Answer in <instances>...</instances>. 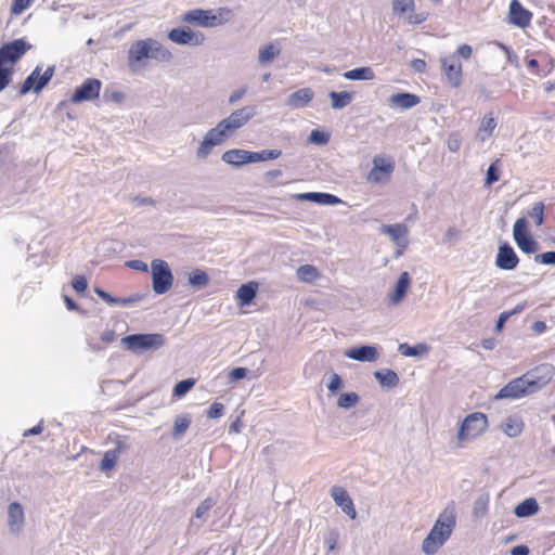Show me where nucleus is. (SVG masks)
<instances>
[{
  "label": "nucleus",
  "mask_w": 555,
  "mask_h": 555,
  "mask_svg": "<svg viewBox=\"0 0 555 555\" xmlns=\"http://www.w3.org/2000/svg\"><path fill=\"white\" fill-rule=\"evenodd\" d=\"M532 13L522 7L518 0H512L509 3L508 22L519 28H526L530 25Z\"/></svg>",
  "instance_id": "dca6fc26"
},
{
  "label": "nucleus",
  "mask_w": 555,
  "mask_h": 555,
  "mask_svg": "<svg viewBox=\"0 0 555 555\" xmlns=\"http://www.w3.org/2000/svg\"><path fill=\"white\" fill-rule=\"evenodd\" d=\"M281 53V48L278 44L269 43L259 49L258 62L261 65L271 63Z\"/></svg>",
  "instance_id": "f704fd0d"
},
{
  "label": "nucleus",
  "mask_w": 555,
  "mask_h": 555,
  "mask_svg": "<svg viewBox=\"0 0 555 555\" xmlns=\"http://www.w3.org/2000/svg\"><path fill=\"white\" fill-rule=\"evenodd\" d=\"M489 501L490 499L488 494H482L475 500L473 507V514L475 517L480 518L487 514Z\"/></svg>",
  "instance_id": "79ce46f5"
},
{
  "label": "nucleus",
  "mask_w": 555,
  "mask_h": 555,
  "mask_svg": "<svg viewBox=\"0 0 555 555\" xmlns=\"http://www.w3.org/2000/svg\"><path fill=\"white\" fill-rule=\"evenodd\" d=\"M360 401V397L357 392H345L341 393L337 400V405L340 409H351Z\"/></svg>",
  "instance_id": "37998d69"
},
{
  "label": "nucleus",
  "mask_w": 555,
  "mask_h": 555,
  "mask_svg": "<svg viewBox=\"0 0 555 555\" xmlns=\"http://www.w3.org/2000/svg\"><path fill=\"white\" fill-rule=\"evenodd\" d=\"M256 115V108L254 106H244L233 111L227 118L219 121L232 135L237 129L245 126Z\"/></svg>",
  "instance_id": "9d476101"
},
{
  "label": "nucleus",
  "mask_w": 555,
  "mask_h": 555,
  "mask_svg": "<svg viewBox=\"0 0 555 555\" xmlns=\"http://www.w3.org/2000/svg\"><path fill=\"white\" fill-rule=\"evenodd\" d=\"M328 96L332 100V108L334 109H341L348 106L353 100V94L348 91H331Z\"/></svg>",
  "instance_id": "72a5a7b5"
},
{
  "label": "nucleus",
  "mask_w": 555,
  "mask_h": 555,
  "mask_svg": "<svg viewBox=\"0 0 555 555\" xmlns=\"http://www.w3.org/2000/svg\"><path fill=\"white\" fill-rule=\"evenodd\" d=\"M14 68L0 62V92L3 91L11 82Z\"/></svg>",
  "instance_id": "a18cd8bd"
},
{
  "label": "nucleus",
  "mask_w": 555,
  "mask_h": 555,
  "mask_svg": "<svg viewBox=\"0 0 555 555\" xmlns=\"http://www.w3.org/2000/svg\"><path fill=\"white\" fill-rule=\"evenodd\" d=\"M280 150H262L260 152H250V163L276 159L281 156Z\"/></svg>",
  "instance_id": "ea45409f"
},
{
  "label": "nucleus",
  "mask_w": 555,
  "mask_h": 555,
  "mask_svg": "<svg viewBox=\"0 0 555 555\" xmlns=\"http://www.w3.org/2000/svg\"><path fill=\"white\" fill-rule=\"evenodd\" d=\"M122 347L128 351L141 354L145 351H155L166 344V338L159 333L131 334L121 338Z\"/></svg>",
  "instance_id": "39448f33"
},
{
  "label": "nucleus",
  "mask_w": 555,
  "mask_h": 555,
  "mask_svg": "<svg viewBox=\"0 0 555 555\" xmlns=\"http://www.w3.org/2000/svg\"><path fill=\"white\" fill-rule=\"evenodd\" d=\"M554 376V367L552 364L543 363L531 371L525 373L520 377H516L507 383L494 396L495 400L511 399L516 400L530 396L545 385H547Z\"/></svg>",
  "instance_id": "f257e3e1"
},
{
  "label": "nucleus",
  "mask_w": 555,
  "mask_h": 555,
  "mask_svg": "<svg viewBox=\"0 0 555 555\" xmlns=\"http://www.w3.org/2000/svg\"><path fill=\"white\" fill-rule=\"evenodd\" d=\"M195 385L194 378H186L183 380H180L173 387L172 395L177 398L183 397L192 387Z\"/></svg>",
  "instance_id": "de8ad7c7"
},
{
  "label": "nucleus",
  "mask_w": 555,
  "mask_h": 555,
  "mask_svg": "<svg viewBox=\"0 0 555 555\" xmlns=\"http://www.w3.org/2000/svg\"><path fill=\"white\" fill-rule=\"evenodd\" d=\"M215 505V501L211 498L205 499L195 511V518L202 519L206 513Z\"/></svg>",
  "instance_id": "6e6d98bb"
},
{
  "label": "nucleus",
  "mask_w": 555,
  "mask_h": 555,
  "mask_svg": "<svg viewBox=\"0 0 555 555\" xmlns=\"http://www.w3.org/2000/svg\"><path fill=\"white\" fill-rule=\"evenodd\" d=\"M534 261L542 264L555 266V251H546L537 255Z\"/></svg>",
  "instance_id": "bf43d9fd"
},
{
  "label": "nucleus",
  "mask_w": 555,
  "mask_h": 555,
  "mask_svg": "<svg viewBox=\"0 0 555 555\" xmlns=\"http://www.w3.org/2000/svg\"><path fill=\"white\" fill-rule=\"evenodd\" d=\"M152 286L157 295L167 293L173 283V275L169 264L163 259L151 262Z\"/></svg>",
  "instance_id": "423d86ee"
},
{
  "label": "nucleus",
  "mask_w": 555,
  "mask_h": 555,
  "mask_svg": "<svg viewBox=\"0 0 555 555\" xmlns=\"http://www.w3.org/2000/svg\"><path fill=\"white\" fill-rule=\"evenodd\" d=\"M472 47L469 44L464 43L459 46L455 53H453L452 55H456V60H459L460 57L468 60L472 56Z\"/></svg>",
  "instance_id": "e2e57ef3"
},
{
  "label": "nucleus",
  "mask_w": 555,
  "mask_h": 555,
  "mask_svg": "<svg viewBox=\"0 0 555 555\" xmlns=\"http://www.w3.org/2000/svg\"><path fill=\"white\" fill-rule=\"evenodd\" d=\"M340 202V198L330 193L318 192L317 194L315 203L320 205H336L339 204Z\"/></svg>",
  "instance_id": "5fc2aeb1"
},
{
  "label": "nucleus",
  "mask_w": 555,
  "mask_h": 555,
  "mask_svg": "<svg viewBox=\"0 0 555 555\" xmlns=\"http://www.w3.org/2000/svg\"><path fill=\"white\" fill-rule=\"evenodd\" d=\"M421 102V99L413 93L400 92L389 96L388 104L390 107L400 109H410L416 106Z\"/></svg>",
  "instance_id": "412c9836"
},
{
  "label": "nucleus",
  "mask_w": 555,
  "mask_h": 555,
  "mask_svg": "<svg viewBox=\"0 0 555 555\" xmlns=\"http://www.w3.org/2000/svg\"><path fill=\"white\" fill-rule=\"evenodd\" d=\"M383 234L388 235L399 247L405 248L408 245V227L403 223L384 224L380 228Z\"/></svg>",
  "instance_id": "aec40b11"
},
{
  "label": "nucleus",
  "mask_w": 555,
  "mask_h": 555,
  "mask_svg": "<svg viewBox=\"0 0 555 555\" xmlns=\"http://www.w3.org/2000/svg\"><path fill=\"white\" fill-rule=\"evenodd\" d=\"M30 49L31 44L24 38L14 39L0 47V62L14 68L15 63H17Z\"/></svg>",
  "instance_id": "6e6552de"
},
{
  "label": "nucleus",
  "mask_w": 555,
  "mask_h": 555,
  "mask_svg": "<svg viewBox=\"0 0 555 555\" xmlns=\"http://www.w3.org/2000/svg\"><path fill=\"white\" fill-rule=\"evenodd\" d=\"M374 377L378 380V383L383 387L393 388L399 384L398 374L390 369H384L380 371H376L374 373Z\"/></svg>",
  "instance_id": "c85d7f7f"
},
{
  "label": "nucleus",
  "mask_w": 555,
  "mask_h": 555,
  "mask_svg": "<svg viewBox=\"0 0 555 555\" xmlns=\"http://www.w3.org/2000/svg\"><path fill=\"white\" fill-rule=\"evenodd\" d=\"M191 424V418L189 415H179L176 417L171 436L175 440L181 438V436L188 430Z\"/></svg>",
  "instance_id": "e433bc0d"
},
{
  "label": "nucleus",
  "mask_w": 555,
  "mask_h": 555,
  "mask_svg": "<svg viewBox=\"0 0 555 555\" xmlns=\"http://www.w3.org/2000/svg\"><path fill=\"white\" fill-rule=\"evenodd\" d=\"M331 495L336 505H338L346 515H348L351 519L357 517L353 502L345 488L333 486L331 489Z\"/></svg>",
  "instance_id": "6ab92c4d"
},
{
  "label": "nucleus",
  "mask_w": 555,
  "mask_h": 555,
  "mask_svg": "<svg viewBox=\"0 0 555 555\" xmlns=\"http://www.w3.org/2000/svg\"><path fill=\"white\" fill-rule=\"evenodd\" d=\"M440 63L448 82L457 88L462 83V65L456 60V55H446L440 59Z\"/></svg>",
  "instance_id": "2eb2a0df"
},
{
  "label": "nucleus",
  "mask_w": 555,
  "mask_h": 555,
  "mask_svg": "<svg viewBox=\"0 0 555 555\" xmlns=\"http://www.w3.org/2000/svg\"><path fill=\"white\" fill-rule=\"evenodd\" d=\"M102 82L96 78L86 79L81 86H79L70 98V102L74 104L92 101L100 94Z\"/></svg>",
  "instance_id": "f8f14e48"
},
{
  "label": "nucleus",
  "mask_w": 555,
  "mask_h": 555,
  "mask_svg": "<svg viewBox=\"0 0 555 555\" xmlns=\"http://www.w3.org/2000/svg\"><path fill=\"white\" fill-rule=\"evenodd\" d=\"M428 12L412 13L408 16L409 24L417 25L428 20Z\"/></svg>",
  "instance_id": "0e129e2a"
},
{
  "label": "nucleus",
  "mask_w": 555,
  "mask_h": 555,
  "mask_svg": "<svg viewBox=\"0 0 555 555\" xmlns=\"http://www.w3.org/2000/svg\"><path fill=\"white\" fill-rule=\"evenodd\" d=\"M189 283L193 287L201 288L209 283V276L205 271L196 269L189 275Z\"/></svg>",
  "instance_id": "a19ab883"
},
{
  "label": "nucleus",
  "mask_w": 555,
  "mask_h": 555,
  "mask_svg": "<svg viewBox=\"0 0 555 555\" xmlns=\"http://www.w3.org/2000/svg\"><path fill=\"white\" fill-rule=\"evenodd\" d=\"M314 92L310 88H301L293 92L286 100V105L293 109L307 106L313 99Z\"/></svg>",
  "instance_id": "4be33fe9"
},
{
  "label": "nucleus",
  "mask_w": 555,
  "mask_h": 555,
  "mask_svg": "<svg viewBox=\"0 0 555 555\" xmlns=\"http://www.w3.org/2000/svg\"><path fill=\"white\" fill-rule=\"evenodd\" d=\"M31 1L33 0H14L12 8H11L12 14H14V15L21 14L24 10H26L30 5Z\"/></svg>",
  "instance_id": "680f3d73"
},
{
  "label": "nucleus",
  "mask_w": 555,
  "mask_h": 555,
  "mask_svg": "<svg viewBox=\"0 0 555 555\" xmlns=\"http://www.w3.org/2000/svg\"><path fill=\"white\" fill-rule=\"evenodd\" d=\"M496 127V120L492 116V114L486 115L478 127L476 137L481 142H485L491 134L493 133Z\"/></svg>",
  "instance_id": "cd10ccee"
},
{
  "label": "nucleus",
  "mask_w": 555,
  "mask_h": 555,
  "mask_svg": "<svg viewBox=\"0 0 555 555\" xmlns=\"http://www.w3.org/2000/svg\"><path fill=\"white\" fill-rule=\"evenodd\" d=\"M224 413V405L220 402H214L208 411H207V417L208 418H218L222 416Z\"/></svg>",
  "instance_id": "052dcab7"
},
{
  "label": "nucleus",
  "mask_w": 555,
  "mask_h": 555,
  "mask_svg": "<svg viewBox=\"0 0 555 555\" xmlns=\"http://www.w3.org/2000/svg\"><path fill=\"white\" fill-rule=\"evenodd\" d=\"M456 525V515L453 507H446L436 519L429 533L422 542V552L425 555H435L451 537Z\"/></svg>",
  "instance_id": "7ed1b4c3"
},
{
  "label": "nucleus",
  "mask_w": 555,
  "mask_h": 555,
  "mask_svg": "<svg viewBox=\"0 0 555 555\" xmlns=\"http://www.w3.org/2000/svg\"><path fill=\"white\" fill-rule=\"evenodd\" d=\"M229 137L230 133L222 128L220 122H218L216 127L209 129L205 134V138L214 142L215 145H220Z\"/></svg>",
  "instance_id": "58836bf2"
},
{
  "label": "nucleus",
  "mask_w": 555,
  "mask_h": 555,
  "mask_svg": "<svg viewBox=\"0 0 555 555\" xmlns=\"http://www.w3.org/2000/svg\"><path fill=\"white\" fill-rule=\"evenodd\" d=\"M525 424L520 416H507L501 424V430L509 438H516L521 435Z\"/></svg>",
  "instance_id": "b1692460"
},
{
  "label": "nucleus",
  "mask_w": 555,
  "mask_h": 555,
  "mask_svg": "<svg viewBox=\"0 0 555 555\" xmlns=\"http://www.w3.org/2000/svg\"><path fill=\"white\" fill-rule=\"evenodd\" d=\"M144 297H145L144 295L139 294V293H135V294H132L130 296L122 297V298L117 297V305L116 306H120V307L134 306L138 302H140L141 300H143Z\"/></svg>",
  "instance_id": "864d4df0"
},
{
  "label": "nucleus",
  "mask_w": 555,
  "mask_h": 555,
  "mask_svg": "<svg viewBox=\"0 0 555 555\" xmlns=\"http://www.w3.org/2000/svg\"><path fill=\"white\" fill-rule=\"evenodd\" d=\"M258 284L249 282L238 287L236 296L242 305H249L257 295Z\"/></svg>",
  "instance_id": "7c9ffc66"
},
{
  "label": "nucleus",
  "mask_w": 555,
  "mask_h": 555,
  "mask_svg": "<svg viewBox=\"0 0 555 555\" xmlns=\"http://www.w3.org/2000/svg\"><path fill=\"white\" fill-rule=\"evenodd\" d=\"M182 22L204 28H212V10L193 9L185 12Z\"/></svg>",
  "instance_id": "a211bd4d"
},
{
  "label": "nucleus",
  "mask_w": 555,
  "mask_h": 555,
  "mask_svg": "<svg viewBox=\"0 0 555 555\" xmlns=\"http://www.w3.org/2000/svg\"><path fill=\"white\" fill-rule=\"evenodd\" d=\"M94 292L101 299H103L109 306L117 305V297L112 296L109 293L105 292L104 289L96 287L94 289Z\"/></svg>",
  "instance_id": "69168bd1"
},
{
  "label": "nucleus",
  "mask_w": 555,
  "mask_h": 555,
  "mask_svg": "<svg viewBox=\"0 0 555 555\" xmlns=\"http://www.w3.org/2000/svg\"><path fill=\"white\" fill-rule=\"evenodd\" d=\"M538 511H539V505H538L537 500L533 498H529V499H526L525 501H522L521 503H519L515 507L514 514L519 518H524V517H529V516L534 515Z\"/></svg>",
  "instance_id": "c756f323"
},
{
  "label": "nucleus",
  "mask_w": 555,
  "mask_h": 555,
  "mask_svg": "<svg viewBox=\"0 0 555 555\" xmlns=\"http://www.w3.org/2000/svg\"><path fill=\"white\" fill-rule=\"evenodd\" d=\"M343 76L348 80H373L375 73L371 67L363 66L347 70Z\"/></svg>",
  "instance_id": "2f4dec72"
},
{
  "label": "nucleus",
  "mask_w": 555,
  "mask_h": 555,
  "mask_svg": "<svg viewBox=\"0 0 555 555\" xmlns=\"http://www.w3.org/2000/svg\"><path fill=\"white\" fill-rule=\"evenodd\" d=\"M26 524L25 511L20 502H12L7 509V525L10 533L20 534Z\"/></svg>",
  "instance_id": "ddd939ff"
},
{
  "label": "nucleus",
  "mask_w": 555,
  "mask_h": 555,
  "mask_svg": "<svg viewBox=\"0 0 555 555\" xmlns=\"http://www.w3.org/2000/svg\"><path fill=\"white\" fill-rule=\"evenodd\" d=\"M328 140H330L328 134H326L323 131L317 130V129L312 130L309 135V141L314 144H319V145L326 144L328 142Z\"/></svg>",
  "instance_id": "4d7b16f0"
},
{
  "label": "nucleus",
  "mask_w": 555,
  "mask_h": 555,
  "mask_svg": "<svg viewBox=\"0 0 555 555\" xmlns=\"http://www.w3.org/2000/svg\"><path fill=\"white\" fill-rule=\"evenodd\" d=\"M215 146L216 145L214 144V142L209 141L208 139H206L204 137L203 141L201 142V144L196 151L197 158H199V159L207 158Z\"/></svg>",
  "instance_id": "8fccbe9b"
},
{
  "label": "nucleus",
  "mask_w": 555,
  "mask_h": 555,
  "mask_svg": "<svg viewBox=\"0 0 555 555\" xmlns=\"http://www.w3.org/2000/svg\"><path fill=\"white\" fill-rule=\"evenodd\" d=\"M42 67L37 65L29 76L24 80L21 86L20 93L22 95L27 94L29 91L39 93L52 79L55 67L54 65L48 66L47 69L41 73Z\"/></svg>",
  "instance_id": "0eeeda50"
},
{
  "label": "nucleus",
  "mask_w": 555,
  "mask_h": 555,
  "mask_svg": "<svg viewBox=\"0 0 555 555\" xmlns=\"http://www.w3.org/2000/svg\"><path fill=\"white\" fill-rule=\"evenodd\" d=\"M513 236L519 249L526 254H533L538 250V243L534 241L527 231V221L525 218H519L515 221L513 227Z\"/></svg>",
  "instance_id": "9b49d317"
},
{
  "label": "nucleus",
  "mask_w": 555,
  "mask_h": 555,
  "mask_svg": "<svg viewBox=\"0 0 555 555\" xmlns=\"http://www.w3.org/2000/svg\"><path fill=\"white\" fill-rule=\"evenodd\" d=\"M343 387V379L337 373H333L327 384V389L332 395H335Z\"/></svg>",
  "instance_id": "13d9d810"
},
{
  "label": "nucleus",
  "mask_w": 555,
  "mask_h": 555,
  "mask_svg": "<svg viewBox=\"0 0 555 555\" xmlns=\"http://www.w3.org/2000/svg\"><path fill=\"white\" fill-rule=\"evenodd\" d=\"M519 262V258L508 243L500 245L495 258V266L502 270H514Z\"/></svg>",
  "instance_id": "f3484780"
},
{
  "label": "nucleus",
  "mask_w": 555,
  "mask_h": 555,
  "mask_svg": "<svg viewBox=\"0 0 555 555\" xmlns=\"http://www.w3.org/2000/svg\"><path fill=\"white\" fill-rule=\"evenodd\" d=\"M528 216L534 220L537 225H541L544 221V204L542 202L534 203L529 209Z\"/></svg>",
  "instance_id": "49530a36"
},
{
  "label": "nucleus",
  "mask_w": 555,
  "mask_h": 555,
  "mask_svg": "<svg viewBox=\"0 0 555 555\" xmlns=\"http://www.w3.org/2000/svg\"><path fill=\"white\" fill-rule=\"evenodd\" d=\"M168 39L177 44L201 46L205 41L202 33L193 31L190 28H173L168 33Z\"/></svg>",
  "instance_id": "4468645a"
},
{
  "label": "nucleus",
  "mask_w": 555,
  "mask_h": 555,
  "mask_svg": "<svg viewBox=\"0 0 555 555\" xmlns=\"http://www.w3.org/2000/svg\"><path fill=\"white\" fill-rule=\"evenodd\" d=\"M498 164H499V159H496L495 162H493V163L488 167L487 176H486V181H485V184H486L487 186H490L491 184H493L494 182L499 181V179H500Z\"/></svg>",
  "instance_id": "3c124183"
},
{
  "label": "nucleus",
  "mask_w": 555,
  "mask_h": 555,
  "mask_svg": "<svg viewBox=\"0 0 555 555\" xmlns=\"http://www.w3.org/2000/svg\"><path fill=\"white\" fill-rule=\"evenodd\" d=\"M233 11L227 7L212 10L214 27L229 23L233 18Z\"/></svg>",
  "instance_id": "4c0bfd02"
},
{
  "label": "nucleus",
  "mask_w": 555,
  "mask_h": 555,
  "mask_svg": "<svg viewBox=\"0 0 555 555\" xmlns=\"http://www.w3.org/2000/svg\"><path fill=\"white\" fill-rule=\"evenodd\" d=\"M395 170V162L390 156L376 155L373 158V167L366 176L370 183L387 182Z\"/></svg>",
  "instance_id": "1a4fd4ad"
},
{
  "label": "nucleus",
  "mask_w": 555,
  "mask_h": 555,
  "mask_svg": "<svg viewBox=\"0 0 555 555\" xmlns=\"http://www.w3.org/2000/svg\"><path fill=\"white\" fill-rule=\"evenodd\" d=\"M339 540V532L336 529L330 530L324 535V545L326 546L328 552H333L338 543Z\"/></svg>",
  "instance_id": "603ef678"
},
{
  "label": "nucleus",
  "mask_w": 555,
  "mask_h": 555,
  "mask_svg": "<svg viewBox=\"0 0 555 555\" xmlns=\"http://www.w3.org/2000/svg\"><path fill=\"white\" fill-rule=\"evenodd\" d=\"M296 275L298 280L305 283H313L321 276L318 268L312 264L300 266L296 271Z\"/></svg>",
  "instance_id": "473e14b6"
},
{
  "label": "nucleus",
  "mask_w": 555,
  "mask_h": 555,
  "mask_svg": "<svg viewBox=\"0 0 555 555\" xmlns=\"http://www.w3.org/2000/svg\"><path fill=\"white\" fill-rule=\"evenodd\" d=\"M126 266L130 269H133V270H137V271H141V272H147L149 271V267H147V263L142 261V260H139V259H134V260H129L126 262Z\"/></svg>",
  "instance_id": "338daca9"
},
{
  "label": "nucleus",
  "mask_w": 555,
  "mask_h": 555,
  "mask_svg": "<svg viewBox=\"0 0 555 555\" xmlns=\"http://www.w3.org/2000/svg\"><path fill=\"white\" fill-rule=\"evenodd\" d=\"M128 66L137 72L145 66V61L151 59L168 63L172 60V53L158 40L153 38L134 41L128 50Z\"/></svg>",
  "instance_id": "f03ea898"
},
{
  "label": "nucleus",
  "mask_w": 555,
  "mask_h": 555,
  "mask_svg": "<svg viewBox=\"0 0 555 555\" xmlns=\"http://www.w3.org/2000/svg\"><path fill=\"white\" fill-rule=\"evenodd\" d=\"M250 151L233 149L222 154V160L234 166H242L250 163Z\"/></svg>",
  "instance_id": "393cba45"
},
{
  "label": "nucleus",
  "mask_w": 555,
  "mask_h": 555,
  "mask_svg": "<svg viewBox=\"0 0 555 555\" xmlns=\"http://www.w3.org/2000/svg\"><path fill=\"white\" fill-rule=\"evenodd\" d=\"M215 146L216 145L214 144V142L209 141L208 139H206L204 137L203 141L201 142V144L196 151L197 158H199V159L207 158Z\"/></svg>",
  "instance_id": "09e8293b"
},
{
  "label": "nucleus",
  "mask_w": 555,
  "mask_h": 555,
  "mask_svg": "<svg viewBox=\"0 0 555 555\" xmlns=\"http://www.w3.org/2000/svg\"><path fill=\"white\" fill-rule=\"evenodd\" d=\"M127 449L125 443L118 442L114 449L107 450L101 461L100 468L102 472H108L116 465L119 454Z\"/></svg>",
  "instance_id": "a878e982"
},
{
  "label": "nucleus",
  "mask_w": 555,
  "mask_h": 555,
  "mask_svg": "<svg viewBox=\"0 0 555 555\" xmlns=\"http://www.w3.org/2000/svg\"><path fill=\"white\" fill-rule=\"evenodd\" d=\"M398 351L404 357H418L428 352V346L426 344L410 346L403 343L399 345Z\"/></svg>",
  "instance_id": "c9c22d12"
},
{
  "label": "nucleus",
  "mask_w": 555,
  "mask_h": 555,
  "mask_svg": "<svg viewBox=\"0 0 555 555\" xmlns=\"http://www.w3.org/2000/svg\"><path fill=\"white\" fill-rule=\"evenodd\" d=\"M488 417L482 412H474L466 415L459 425L456 441L462 447L465 442L475 440L488 429Z\"/></svg>",
  "instance_id": "20e7f679"
},
{
  "label": "nucleus",
  "mask_w": 555,
  "mask_h": 555,
  "mask_svg": "<svg viewBox=\"0 0 555 555\" xmlns=\"http://www.w3.org/2000/svg\"><path fill=\"white\" fill-rule=\"evenodd\" d=\"M414 9V0H392V11L397 15H402L406 12H413Z\"/></svg>",
  "instance_id": "c03bdc74"
},
{
  "label": "nucleus",
  "mask_w": 555,
  "mask_h": 555,
  "mask_svg": "<svg viewBox=\"0 0 555 555\" xmlns=\"http://www.w3.org/2000/svg\"><path fill=\"white\" fill-rule=\"evenodd\" d=\"M345 356L360 362H374L378 357V352L374 346H361L347 350Z\"/></svg>",
  "instance_id": "5701e85b"
},
{
  "label": "nucleus",
  "mask_w": 555,
  "mask_h": 555,
  "mask_svg": "<svg viewBox=\"0 0 555 555\" xmlns=\"http://www.w3.org/2000/svg\"><path fill=\"white\" fill-rule=\"evenodd\" d=\"M409 285L410 275L408 272H402L396 283L393 293L390 295V301L395 305L399 304L406 294Z\"/></svg>",
  "instance_id": "bb28decb"
},
{
  "label": "nucleus",
  "mask_w": 555,
  "mask_h": 555,
  "mask_svg": "<svg viewBox=\"0 0 555 555\" xmlns=\"http://www.w3.org/2000/svg\"><path fill=\"white\" fill-rule=\"evenodd\" d=\"M447 144H448L449 151H451L453 153L457 152L461 147V140H460L459 134H456V133L450 134Z\"/></svg>",
  "instance_id": "774afa93"
}]
</instances>
